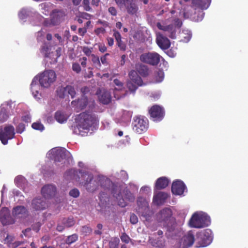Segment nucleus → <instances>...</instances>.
Returning <instances> with one entry per match:
<instances>
[{
    "mask_svg": "<svg viewBox=\"0 0 248 248\" xmlns=\"http://www.w3.org/2000/svg\"><path fill=\"white\" fill-rule=\"evenodd\" d=\"M67 173L71 178L78 181L81 186L90 192L94 191L100 186L108 188L107 186L112 184L109 179L104 177L93 178V174L87 170H80L78 171L75 169H72Z\"/></svg>",
    "mask_w": 248,
    "mask_h": 248,
    "instance_id": "obj_1",
    "label": "nucleus"
},
{
    "mask_svg": "<svg viewBox=\"0 0 248 248\" xmlns=\"http://www.w3.org/2000/svg\"><path fill=\"white\" fill-rule=\"evenodd\" d=\"M75 120L76 125L73 128V132L82 136H87L99 122L97 115L90 109L77 115Z\"/></svg>",
    "mask_w": 248,
    "mask_h": 248,
    "instance_id": "obj_2",
    "label": "nucleus"
},
{
    "mask_svg": "<svg viewBox=\"0 0 248 248\" xmlns=\"http://www.w3.org/2000/svg\"><path fill=\"white\" fill-rule=\"evenodd\" d=\"M46 156L56 163L62 162V164H67L71 159V155L64 148H54L47 153Z\"/></svg>",
    "mask_w": 248,
    "mask_h": 248,
    "instance_id": "obj_3",
    "label": "nucleus"
},
{
    "mask_svg": "<svg viewBox=\"0 0 248 248\" xmlns=\"http://www.w3.org/2000/svg\"><path fill=\"white\" fill-rule=\"evenodd\" d=\"M210 222V218L207 214L195 213L189 221V225L192 228H202L208 226Z\"/></svg>",
    "mask_w": 248,
    "mask_h": 248,
    "instance_id": "obj_4",
    "label": "nucleus"
},
{
    "mask_svg": "<svg viewBox=\"0 0 248 248\" xmlns=\"http://www.w3.org/2000/svg\"><path fill=\"white\" fill-rule=\"evenodd\" d=\"M56 74L52 70H46L39 75V82L41 87L48 88L56 80Z\"/></svg>",
    "mask_w": 248,
    "mask_h": 248,
    "instance_id": "obj_5",
    "label": "nucleus"
},
{
    "mask_svg": "<svg viewBox=\"0 0 248 248\" xmlns=\"http://www.w3.org/2000/svg\"><path fill=\"white\" fill-rule=\"evenodd\" d=\"M132 125L134 131L138 134H141L147 130L148 121L143 116H135L133 119Z\"/></svg>",
    "mask_w": 248,
    "mask_h": 248,
    "instance_id": "obj_6",
    "label": "nucleus"
},
{
    "mask_svg": "<svg viewBox=\"0 0 248 248\" xmlns=\"http://www.w3.org/2000/svg\"><path fill=\"white\" fill-rule=\"evenodd\" d=\"M172 211L168 208H165L161 210L156 215L157 221L162 223L165 227H169L171 224Z\"/></svg>",
    "mask_w": 248,
    "mask_h": 248,
    "instance_id": "obj_7",
    "label": "nucleus"
},
{
    "mask_svg": "<svg viewBox=\"0 0 248 248\" xmlns=\"http://www.w3.org/2000/svg\"><path fill=\"white\" fill-rule=\"evenodd\" d=\"M160 58L161 56L156 52L144 53L140 57L141 62L153 66L157 65L160 62Z\"/></svg>",
    "mask_w": 248,
    "mask_h": 248,
    "instance_id": "obj_8",
    "label": "nucleus"
},
{
    "mask_svg": "<svg viewBox=\"0 0 248 248\" xmlns=\"http://www.w3.org/2000/svg\"><path fill=\"white\" fill-rule=\"evenodd\" d=\"M15 134V128L13 126H5L3 131L2 127H0V140L4 145L7 144L9 140L14 138Z\"/></svg>",
    "mask_w": 248,
    "mask_h": 248,
    "instance_id": "obj_9",
    "label": "nucleus"
},
{
    "mask_svg": "<svg viewBox=\"0 0 248 248\" xmlns=\"http://www.w3.org/2000/svg\"><path fill=\"white\" fill-rule=\"evenodd\" d=\"M73 107L79 108H84L88 106L89 108H94L95 107V102L92 99H88L85 96H81L80 99L73 100L71 102Z\"/></svg>",
    "mask_w": 248,
    "mask_h": 248,
    "instance_id": "obj_10",
    "label": "nucleus"
},
{
    "mask_svg": "<svg viewBox=\"0 0 248 248\" xmlns=\"http://www.w3.org/2000/svg\"><path fill=\"white\" fill-rule=\"evenodd\" d=\"M210 230H206L197 234L199 247H204L209 245L212 241Z\"/></svg>",
    "mask_w": 248,
    "mask_h": 248,
    "instance_id": "obj_11",
    "label": "nucleus"
},
{
    "mask_svg": "<svg viewBox=\"0 0 248 248\" xmlns=\"http://www.w3.org/2000/svg\"><path fill=\"white\" fill-rule=\"evenodd\" d=\"M44 197H37L33 199L31 202V208L36 211H41L47 208L48 205Z\"/></svg>",
    "mask_w": 248,
    "mask_h": 248,
    "instance_id": "obj_12",
    "label": "nucleus"
},
{
    "mask_svg": "<svg viewBox=\"0 0 248 248\" xmlns=\"http://www.w3.org/2000/svg\"><path fill=\"white\" fill-rule=\"evenodd\" d=\"M138 208L137 209L139 215L147 217L149 211V204L147 200L143 197H139L137 199Z\"/></svg>",
    "mask_w": 248,
    "mask_h": 248,
    "instance_id": "obj_13",
    "label": "nucleus"
},
{
    "mask_svg": "<svg viewBox=\"0 0 248 248\" xmlns=\"http://www.w3.org/2000/svg\"><path fill=\"white\" fill-rule=\"evenodd\" d=\"M0 221L4 225L13 224L14 219L10 216L8 209L4 207L0 211Z\"/></svg>",
    "mask_w": 248,
    "mask_h": 248,
    "instance_id": "obj_14",
    "label": "nucleus"
},
{
    "mask_svg": "<svg viewBox=\"0 0 248 248\" xmlns=\"http://www.w3.org/2000/svg\"><path fill=\"white\" fill-rule=\"evenodd\" d=\"M186 188V186L183 181L176 180L172 183L171 192L175 195H182Z\"/></svg>",
    "mask_w": 248,
    "mask_h": 248,
    "instance_id": "obj_15",
    "label": "nucleus"
},
{
    "mask_svg": "<svg viewBox=\"0 0 248 248\" xmlns=\"http://www.w3.org/2000/svg\"><path fill=\"white\" fill-rule=\"evenodd\" d=\"M156 42L159 47L162 49H167L170 46V40L160 33L157 34Z\"/></svg>",
    "mask_w": 248,
    "mask_h": 248,
    "instance_id": "obj_16",
    "label": "nucleus"
},
{
    "mask_svg": "<svg viewBox=\"0 0 248 248\" xmlns=\"http://www.w3.org/2000/svg\"><path fill=\"white\" fill-rule=\"evenodd\" d=\"M123 193L124 190L122 187L116 186L113 189V196L115 198L118 204L122 207L124 206Z\"/></svg>",
    "mask_w": 248,
    "mask_h": 248,
    "instance_id": "obj_17",
    "label": "nucleus"
},
{
    "mask_svg": "<svg viewBox=\"0 0 248 248\" xmlns=\"http://www.w3.org/2000/svg\"><path fill=\"white\" fill-rule=\"evenodd\" d=\"M71 113L68 109H59L55 113V118L59 123H64L66 122Z\"/></svg>",
    "mask_w": 248,
    "mask_h": 248,
    "instance_id": "obj_18",
    "label": "nucleus"
},
{
    "mask_svg": "<svg viewBox=\"0 0 248 248\" xmlns=\"http://www.w3.org/2000/svg\"><path fill=\"white\" fill-rule=\"evenodd\" d=\"M12 215L15 218H24L28 215V211L23 206H17L13 208Z\"/></svg>",
    "mask_w": 248,
    "mask_h": 248,
    "instance_id": "obj_19",
    "label": "nucleus"
},
{
    "mask_svg": "<svg viewBox=\"0 0 248 248\" xmlns=\"http://www.w3.org/2000/svg\"><path fill=\"white\" fill-rule=\"evenodd\" d=\"M56 189L54 186L47 185L43 186L41 192L45 198H50L53 197L56 193Z\"/></svg>",
    "mask_w": 248,
    "mask_h": 248,
    "instance_id": "obj_20",
    "label": "nucleus"
},
{
    "mask_svg": "<svg viewBox=\"0 0 248 248\" xmlns=\"http://www.w3.org/2000/svg\"><path fill=\"white\" fill-rule=\"evenodd\" d=\"M169 195L167 193L163 192H159L154 195L153 197V202L156 205H160L164 203Z\"/></svg>",
    "mask_w": 248,
    "mask_h": 248,
    "instance_id": "obj_21",
    "label": "nucleus"
},
{
    "mask_svg": "<svg viewBox=\"0 0 248 248\" xmlns=\"http://www.w3.org/2000/svg\"><path fill=\"white\" fill-rule=\"evenodd\" d=\"M149 113L154 121H160L163 118L165 112L164 109H149Z\"/></svg>",
    "mask_w": 248,
    "mask_h": 248,
    "instance_id": "obj_22",
    "label": "nucleus"
},
{
    "mask_svg": "<svg viewBox=\"0 0 248 248\" xmlns=\"http://www.w3.org/2000/svg\"><path fill=\"white\" fill-rule=\"evenodd\" d=\"M211 0H192V7L195 8L206 9L209 6Z\"/></svg>",
    "mask_w": 248,
    "mask_h": 248,
    "instance_id": "obj_23",
    "label": "nucleus"
},
{
    "mask_svg": "<svg viewBox=\"0 0 248 248\" xmlns=\"http://www.w3.org/2000/svg\"><path fill=\"white\" fill-rule=\"evenodd\" d=\"M170 181L165 177H161L157 179L155 188L160 190L166 188L169 185Z\"/></svg>",
    "mask_w": 248,
    "mask_h": 248,
    "instance_id": "obj_24",
    "label": "nucleus"
},
{
    "mask_svg": "<svg viewBox=\"0 0 248 248\" xmlns=\"http://www.w3.org/2000/svg\"><path fill=\"white\" fill-rule=\"evenodd\" d=\"M98 98L101 103L103 104H108L111 100V96L110 93L107 91L104 90L101 92Z\"/></svg>",
    "mask_w": 248,
    "mask_h": 248,
    "instance_id": "obj_25",
    "label": "nucleus"
},
{
    "mask_svg": "<svg viewBox=\"0 0 248 248\" xmlns=\"http://www.w3.org/2000/svg\"><path fill=\"white\" fill-rule=\"evenodd\" d=\"M63 15V13L62 11L57 9L53 10L51 14V22L53 24H58Z\"/></svg>",
    "mask_w": 248,
    "mask_h": 248,
    "instance_id": "obj_26",
    "label": "nucleus"
},
{
    "mask_svg": "<svg viewBox=\"0 0 248 248\" xmlns=\"http://www.w3.org/2000/svg\"><path fill=\"white\" fill-rule=\"evenodd\" d=\"M136 70L138 73L143 77H146L149 74V69L148 66L140 63L136 65Z\"/></svg>",
    "mask_w": 248,
    "mask_h": 248,
    "instance_id": "obj_27",
    "label": "nucleus"
},
{
    "mask_svg": "<svg viewBox=\"0 0 248 248\" xmlns=\"http://www.w3.org/2000/svg\"><path fill=\"white\" fill-rule=\"evenodd\" d=\"M39 88V86L37 84L36 81L35 80V78H34L31 84V89L32 95H33L34 97L37 100H40V97L41 96V93H39V91L38 90V89Z\"/></svg>",
    "mask_w": 248,
    "mask_h": 248,
    "instance_id": "obj_28",
    "label": "nucleus"
},
{
    "mask_svg": "<svg viewBox=\"0 0 248 248\" xmlns=\"http://www.w3.org/2000/svg\"><path fill=\"white\" fill-rule=\"evenodd\" d=\"M129 78L131 80L138 86H141L142 84L143 81L141 77L139 76L135 71H132L129 74Z\"/></svg>",
    "mask_w": 248,
    "mask_h": 248,
    "instance_id": "obj_29",
    "label": "nucleus"
},
{
    "mask_svg": "<svg viewBox=\"0 0 248 248\" xmlns=\"http://www.w3.org/2000/svg\"><path fill=\"white\" fill-rule=\"evenodd\" d=\"M195 241V238L192 232L189 231L185 236L184 244L186 247H190L192 246Z\"/></svg>",
    "mask_w": 248,
    "mask_h": 248,
    "instance_id": "obj_30",
    "label": "nucleus"
},
{
    "mask_svg": "<svg viewBox=\"0 0 248 248\" xmlns=\"http://www.w3.org/2000/svg\"><path fill=\"white\" fill-rule=\"evenodd\" d=\"M130 186L132 188V192L128 190L125 189V199L128 200L130 202H134L135 200V196L133 192L135 191H137L138 188L134 185H130Z\"/></svg>",
    "mask_w": 248,
    "mask_h": 248,
    "instance_id": "obj_31",
    "label": "nucleus"
},
{
    "mask_svg": "<svg viewBox=\"0 0 248 248\" xmlns=\"http://www.w3.org/2000/svg\"><path fill=\"white\" fill-rule=\"evenodd\" d=\"M113 36H114L118 46L121 50H124V44L121 40V35L120 33L115 30H113Z\"/></svg>",
    "mask_w": 248,
    "mask_h": 248,
    "instance_id": "obj_32",
    "label": "nucleus"
},
{
    "mask_svg": "<svg viewBox=\"0 0 248 248\" xmlns=\"http://www.w3.org/2000/svg\"><path fill=\"white\" fill-rule=\"evenodd\" d=\"M57 96L61 98H64L67 95L66 86L59 87L56 90Z\"/></svg>",
    "mask_w": 248,
    "mask_h": 248,
    "instance_id": "obj_33",
    "label": "nucleus"
},
{
    "mask_svg": "<svg viewBox=\"0 0 248 248\" xmlns=\"http://www.w3.org/2000/svg\"><path fill=\"white\" fill-rule=\"evenodd\" d=\"M156 26L159 30L167 32V33H168L170 31H172V28H173L174 26L172 24L163 26L160 23L158 22L156 24Z\"/></svg>",
    "mask_w": 248,
    "mask_h": 248,
    "instance_id": "obj_34",
    "label": "nucleus"
},
{
    "mask_svg": "<svg viewBox=\"0 0 248 248\" xmlns=\"http://www.w3.org/2000/svg\"><path fill=\"white\" fill-rule=\"evenodd\" d=\"M75 221L73 217H68L67 218H63L62 220V223L64 225V226L67 227H70L75 224Z\"/></svg>",
    "mask_w": 248,
    "mask_h": 248,
    "instance_id": "obj_35",
    "label": "nucleus"
},
{
    "mask_svg": "<svg viewBox=\"0 0 248 248\" xmlns=\"http://www.w3.org/2000/svg\"><path fill=\"white\" fill-rule=\"evenodd\" d=\"M150 241H151L153 246L156 247L161 248L164 247L165 245V241L164 239H158L156 240V239L152 240L150 239Z\"/></svg>",
    "mask_w": 248,
    "mask_h": 248,
    "instance_id": "obj_36",
    "label": "nucleus"
},
{
    "mask_svg": "<svg viewBox=\"0 0 248 248\" xmlns=\"http://www.w3.org/2000/svg\"><path fill=\"white\" fill-rule=\"evenodd\" d=\"M16 107V103L15 102L8 101L2 104L0 106V108H15Z\"/></svg>",
    "mask_w": 248,
    "mask_h": 248,
    "instance_id": "obj_37",
    "label": "nucleus"
},
{
    "mask_svg": "<svg viewBox=\"0 0 248 248\" xmlns=\"http://www.w3.org/2000/svg\"><path fill=\"white\" fill-rule=\"evenodd\" d=\"M66 92L67 94H69L71 96L72 98H74L76 95V92L75 88L71 85L66 86Z\"/></svg>",
    "mask_w": 248,
    "mask_h": 248,
    "instance_id": "obj_38",
    "label": "nucleus"
},
{
    "mask_svg": "<svg viewBox=\"0 0 248 248\" xmlns=\"http://www.w3.org/2000/svg\"><path fill=\"white\" fill-rule=\"evenodd\" d=\"M119 243V239L118 238L115 237L111 239L109 243L110 248H118Z\"/></svg>",
    "mask_w": 248,
    "mask_h": 248,
    "instance_id": "obj_39",
    "label": "nucleus"
},
{
    "mask_svg": "<svg viewBox=\"0 0 248 248\" xmlns=\"http://www.w3.org/2000/svg\"><path fill=\"white\" fill-rule=\"evenodd\" d=\"M127 9L128 13L133 15L137 13L138 8L135 3H131Z\"/></svg>",
    "mask_w": 248,
    "mask_h": 248,
    "instance_id": "obj_40",
    "label": "nucleus"
},
{
    "mask_svg": "<svg viewBox=\"0 0 248 248\" xmlns=\"http://www.w3.org/2000/svg\"><path fill=\"white\" fill-rule=\"evenodd\" d=\"M9 117V115L7 113L6 109H2L0 111V123H3L6 120H7V119Z\"/></svg>",
    "mask_w": 248,
    "mask_h": 248,
    "instance_id": "obj_41",
    "label": "nucleus"
},
{
    "mask_svg": "<svg viewBox=\"0 0 248 248\" xmlns=\"http://www.w3.org/2000/svg\"><path fill=\"white\" fill-rule=\"evenodd\" d=\"M92 62L94 64H95V66L97 68H100L101 64L100 62L99 58L95 56L94 54H92Z\"/></svg>",
    "mask_w": 248,
    "mask_h": 248,
    "instance_id": "obj_42",
    "label": "nucleus"
},
{
    "mask_svg": "<svg viewBox=\"0 0 248 248\" xmlns=\"http://www.w3.org/2000/svg\"><path fill=\"white\" fill-rule=\"evenodd\" d=\"M78 238V236L76 234H73L70 236H69L66 240V243L68 244H71L76 242Z\"/></svg>",
    "mask_w": 248,
    "mask_h": 248,
    "instance_id": "obj_43",
    "label": "nucleus"
},
{
    "mask_svg": "<svg viewBox=\"0 0 248 248\" xmlns=\"http://www.w3.org/2000/svg\"><path fill=\"white\" fill-rule=\"evenodd\" d=\"M25 181V179L22 176H18L16 177L15 179V182L16 185L19 186H22V184L24 183Z\"/></svg>",
    "mask_w": 248,
    "mask_h": 248,
    "instance_id": "obj_44",
    "label": "nucleus"
},
{
    "mask_svg": "<svg viewBox=\"0 0 248 248\" xmlns=\"http://www.w3.org/2000/svg\"><path fill=\"white\" fill-rule=\"evenodd\" d=\"M139 86L134 84L131 80L127 82V87L131 92H134Z\"/></svg>",
    "mask_w": 248,
    "mask_h": 248,
    "instance_id": "obj_45",
    "label": "nucleus"
},
{
    "mask_svg": "<svg viewBox=\"0 0 248 248\" xmlns=\"http://www.w3.org/2000/svg\"><path fill=\"white\" fill-rule=\"evenodd\" d=\"M31 126L34 129L40 130L41 131L44 130L45 128L44 125L39 122L33 123Z\"/></svg>",
    "mask_w": 248,
    "mask_h": 248,
    "instance_id": "obj_46",
    "label": "nucleus"
},
{
    "mask_svg": "<svg viewBox=\"0 0 248 248\" xmlns=\"http://www.w3.org/2000/svg\"><path fill=\"white\" fill-rule=\"evenodd\" d=\"M69 195L74 198H77L79 195V191L78 189L74 188L70 191Z\"/></svg>",
    "mask_w": 248,
    "mask_h": 248,
    "instance_id": "obj_47",
    "label": "nucleus"
},
{
    "mask_svg": "<svg viewBox=\"0 0 248 248\" xmlns=\"http://www.w3.org/2000/svg\"><path fill=\"white\" fill-rule=\"evenodd\" d=\"M72 70L77 73H79L81 71L80 65L77 62L73 63L72 64Z\"/></svg>",
    "mask_w": 248,
    "mask_h": 248,
    "instance_id": "obj_48",
    "label": "nucleus"
},
{
    "mask_svg": "<svg viewBox=\"0 0 248 248\" xmlns=\"http://www.w3.org/2000/svg\"><path fill=\"white\" fill-rule=\"evenodd\" d=\"M171 39L176 38V31L174 26L172 28V31H170L168 33L165 34Z\"/></svg>",
    "mask_w": 248,
    "mask_h": 248,
    "instance_id": "obj_49",
    "label": "nucleus"
},
{
    "mask_svg": "<svg viewBox=\"0 0 248 248\" xmlns=\"http://www.w3.org/2000/svg\"><path fill=\"white\" fill-rule=\"evenodd\" d=\"M25 129V126L23 124H20L16 127V132L17 133H22Z\"/></svg>",
    "mask_w": 248,
    "mask_h": 248,
    "instance_id": "obj_50",
    "label": "nucleus"
},
{
    "mask_svg": "<svg viewBox=\"0 0 248 248\" xmlns=\"http://www.w3.org/2000/svg\"><path fill=\"white\" fill-rule=\"evenodd\" d=\"M92 48H89L88 46H84L82 48L83 53L87 56H89L91 55Z\"/></svg>",
    "mask_w": 248,
    "mask_h": 248,
    "instance_id": "obj_51",
    "label": "nucleus"
},
{
    "mask_svg": "<svg viewBox=\"0 0 248 248\" xmlns=\"http://www.w3.org/2000/svg\"><path fill=\"white\" fill-rule=\"evenodd\" d=\"M186 34V35L183 36V39L182 40L185 42H188L191 38V33L190 32H188V33L187 32L186 34V33H185L183 31L182 33V34Z\"/></svg>",
    "mask_w": 248,
    "mask_h": 248,
    "instance_id": "obj_52",
    "label": "nucleus"
},
{
    "mask_svg": "<svg viewBox=\"0 0 248 248\" xmlns=\"http://www.w3.org/2000/svg\"><path fill=\"white\" fill-rule=\"evenodd\" d=\"M94 33L97 35H99L100 34H104L106 30L103 27L100 28H97L96 29L94 30Z\"/></svg>",
    "mask_w": 248,
    "mask_h": 248,
    "instance_id": "obj_53",
    "label": "nucleus"
},
{
    "mask_svg": "<svg viewBox=\"0 0 248 248\" xmlns=\"http://www.w3.org/2000/svg\"><path fill=\"white\" fill-rule=\"evenodd\" d=\"M130 221L131 223L133 224H136L138 221V217L135 214H133L130 216Z\"/></svg>",
    "mask_w": 248,
    "mask_h": 248,
    "instance_id": "obj_54",
    "label": "nucleus"
},
{
    "mask_svg": "<svg viewBox=\"0 0 248 248\" xmlns=\"http://www.w3.org/2000/svg\"><path fill=\"white\" fill-rule=\"evenodd\" d=\"M109 55L108 53H106L104 56H102L100 58V61L104 65H107L108 62L107 60V57Z\"/></svg>",
    "mask_w": 248,
    "mask_h": 248,
    "instance_id": "obj_55",
    "label": "nucleus"
},
{
    "mask_svg": "<svg viewBox=\"0 0 248 248\" xmlns=\"http://www.w3.org/2000/svg\"><path fill=\"white\" fill-rule=\"evenodd\" d=\"M164 78V73L162 71L159 70L157 72V77H156V79L158 80V81H161Z\"/></svg>",
    "mask_w": 248,
    "mask_h": 248,
    "instance_id": "obj_56",
    "label": "nucleus"
},
{
    "mask_svg": "<svg viewBox=\"0 0 248 248\" xmlns=\"http://www.w3.org/2000/svg\"><path fill=\"white\" fill-rule=\"evenodd\" d=\"M83 4L84 5V9L86 11H89L90 10V7L89 6V0H83Z\"/></svg>",
    "mask_w": 248,
    "mask_h": 248,
    "instance_id": "obj_57",
    "label": "nucleus"
},
{
    "mask_svg": "<svg viewBox=\"0 0 248 248\" xmlns=\"http://www.w3.org/2000/svg\"><path fill=\"white\" fill-rule=\"evenodd\" d=\"M78 32L80 35L84 36L85 33L87 32L86 28H79L78 30Z\"/></svg>",
    "mask_w": 248,
    "mask_h": 248,
    "instance_id": "obj_58",
    "label": "nucleus"
},
{
    "mask_svg": "<svg viewBox=\"0 0 248 248\" xmlns=\"http://www.w3.org/2000/svg\"><path fill=\"white\" fill-rule=\"evenodd\" d=\"M65 228L66 227L64 226V225L62 223V221L61 222H60L57 227V230L59 232H62Z\"/></svg>",
    "mask_w": 248,
    "mask_h": 248,
    "instance_id": "obj_59",
    "label": "nucleus"
},
{
    "mask_svg": "<svg viewBox=\"0 0 248 248\" xmlns=\"http://www.w3.org/2000/svg\"><path fill=\"white\" fill-rule=\"evenodd\" d=\"M80 91L83 94L82 96H85L86 94L90 92V89L87 86H84L81 89Z\"/></svg>",
    "mask_w": 248,
    "mask_h": 248,
    "instance_id": "obj_60",
    "label": "nucleus"
},
{
    "mask_svg": "<svg viewBox=\"0 0 248 248\" xmlns=\"http://www.w3.org/2000/svg\"><path fill=\"white\" fill-rule=\"evenodd\" d=\"M21 244V243L19 241L15 242L13 243H9L8 244V246L10 248H16L17 247L19 246Z\"/></svg>",
    "mask_w": 248,
    "mask_h": 248,
    "instance_id": "obj_61",
    "label": "nucleus"
},
{
    "mask_svg": "<svg viewBox=\"0 0 248 248\" xmlns=\"http://www.w3.org/2000/svg\"><path fill=\"white\" fill-rule=\"evenodd\" d=\"M26 16V12L24 10H21L19 13V17L22 19H25Z\"/></svg>",
    "mask_w": 248,
    "mask_h": 248,
    "instance_id": "obj_62",
    "label": "nucleus"
},
{
    "mask_svg": "<svg viewBox=\"0 0 248 248\" xmlns=\"http://www.w3.org/2000/svg\"><path fill=\"white\" fill-rule=\"evenodd\" d=\"M108 12L112 16H116L117 14V11L114 7H110L108 8Z\"/></svg>",
    "mask_w": 248,
    "mask_h": 248,
    "instance_id": "obj_63",
    "label": "nucleus"
},
{
    "mask_svg": "<svg viewBox=\"0 0 248 248\" xmlns=\"http://www.w3.org/2000/svg\"><path fill=\"white\" fill-rule=\"evenodd\" d=\"M22 120L25 122L29 123L31 121V118L30 115L27 114L22 117Z\"/></svg>",
    "mask_w": 248,
    "mask_h": 248,
    "instance_id": "obj_64",
    "label": "nucleus"
}]
</instances>
